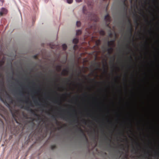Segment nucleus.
<instances>
[{
    "label": "nucleus",
    "mask_w": 159,
    "mask_h": 159,
    "mask_svg": "<svg viewBox=\"0 0 159 159\" xmlns=\"http://www.w3.org/2000/svg\"><path fill=\"white\" fill-rule=\"evenodd\" d=\"M7 12V10L4 7H2L0 10V16H2L3 14H6Z\"/></svg>",
    "instance_id": "1"
},
{
    "label": "nucleus",
    "mask_w": 159,
    "mask_h": 159,
    "mask_svg": "<svg viewBox=\"0 0 159 159\" xmlns=\"http://www.w3.org/2000/svg\"><path fill=\"white\" fill-rule=\"evenodd\" d=\"M114 40H111L110 41L108 42V44L109 46L113 47L114 46Z\"/></svg>",
    "instance_id": "2"
},
{
    "label": "nucleus",
    "mask_w": 159,
    "mask_h": 159,
    "mask_svg": "<svg viewBox=\"0 0 159 159\" xmlns=\"http://www.w3.org/2000/svg\"><path fill=\"white\" fill-rule=\"evenodd\" d=\"M62 48L64 50H65L67 46L65 44H63L62 45Z\"/></svg>",
    "instance_id": "3"
},
{
    "label": "nucleus",
    "mask_w": 159,
    "mask_h": 159,
    "mask_svg": "<svg viewBox=\"0 0 159 159\" xmlns=\"http://www.w3.org/2000/svg\"><path fill=\"white\" fill-rule=\"evenodd\" d=\"M78 40L76 39H73V43H77V42H78Z\"/></svg>",
    "instance_id": "4"
},
{
    "label": "nucleus",
    "mask_w": 159,
    "mask_h": 159,
    "mask_svg": "<svg viewBox=\"0 0 159 159\" xmlns=\"http://www.w3.org/2000/svg\"><path fill=\"white\" fill-rule=\"evenodd\" d=\"M81 33V31L80 30H79L77 31L76 32V34L79 35H80Z\"/></svg>",
    "instance_id": "5"
},
{
    "label": "nucleus",
    "mask_w": 159,
    "mask_h": 159,
    "mask_svg": "<svg viewBox=\"0 0 159 159\" xmlns=\"http://www.w3.org/2000/svg\"><path fill=\"white\" fill-rule=\"evenodd\" d=\"M73 0H67V2L69 4H70L73 2Z\"/></svg>",
    "instance_id": "6"
},
{
    "label": "nucleus",
    "mask_w": 159,
    "mask_h": 159,
    "mask_svg": "<svg viewBox=\"0 0 159 159\" xmlns=\"http://www.w3.org/2000/svg\"><path fill=\"white\" fill-rule=\"evenodd\" d=\"M80 25V21H77L76 22V25L78 27H79Z\"/></svg>",
    "instance_id": "7"
},
{
    "label": "nucleus",
    "mask_w": 159,
    "mask_h": 159,
    "mask_svg": "<svg viewBox=\"0 0 159 159\" xmlns=\"http://www.w3.org/2000/svg\"><path fill=\"white\" fill-rule=\"evenodd\" d=\"M100 33L102 35H103L104 34V32L103 30H101L100 32Z\"/></svg>",
    "instance_id": "8"
},
{
    "label": "nucleus",
    "mask_w": 159,
    "mask_h": 159,
    "mask_svg": "<svg viewBox=\"0 0 159 159\" xmlns=\"http://www.w3.org/2000/svg\"><path fill=\"white\" fill-rule=\"evenodd\" d=\"M81 0H75L77 2H81Z\"/></svg>",
    "instance_id": "9"
},
{
    "label": "nucleus",
    "mask_w": 159,
    "mask_h": 159,
    "mask_svg": "<svg viewBox=\"0 0 159 159\" xmlns=\"http://www.w3.org/2000/svg\"><path fill=\"white\" fill-rule=\"evenodd\" d=\"M108 17V15H107L105 16V19H106V18Z\"/></svg>",
    "instance_id": "10"
},
{
    "label": "nucleus",
    "mask_w": 159,
    "mask_h": 159,
    "mask_svg": "<svg viewBox=\"0 0 159 159\" xmlns=\"http://www.w3.org/2000/svg\"><path fill=\"white\" fill-rule=\"evenodd\" d=\"M0 1L2 2V3H3L4 2L3 0H0Z\"/></svg>",
    "instance_id": "11"
},
{
    "label": "nucleus",
    "mask_w": 159,
    "mask_h": 159,
    "mask_svg": "<svg viewBox=\"0 0 159 159\" xmlns=\"http://www.w3.org/2000/svg\"><path fill=\"white\" fill-rule=\"evenodd\" d=\"M110 49H111V50H112V48H110Z\"/></svg>",
    "instance_id": "12"
},
{
    "label": "nucleus",
    "mask_w": 159,
    "mask_h": 159,
    "mask_svg": "<svg viewBox=\"0 0 159 159\" xmlns=\"http://www.w3.org/2000/svg\"><path fill=\"white\" fill-rule=\"evenodd\" d=\"M106 19V20H107V19Z\"/></svg>",
    "instance_id": "13"
},
{
    "label": "nucleus",
    "mask_w": 159,
    "mask_h": 159,
    "mask_svg": "<svg viewBox=\"0 0 159 159\" xmlns=\"http://www.w3.org/2000/svg\"><path fill=\"white\" fill-rule=\"evenodd\" d=\"M106 19V20H107V19Z\"/></svg>",
    "instance_id": "14"
}]
</instances>
